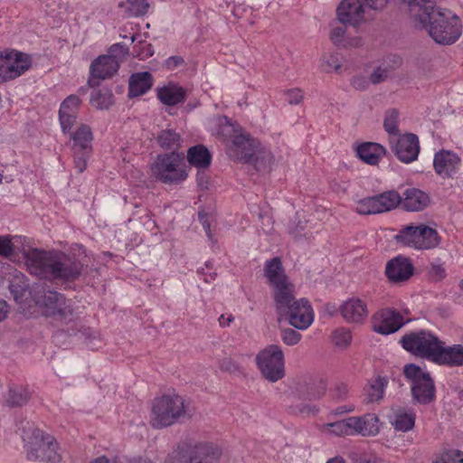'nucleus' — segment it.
I'll return each mask as SVG.
<instances>
[{"instance_id": "nucleus-28", "label": "nucleus", "mask_w": 463, "mask_h": 463, "mask_svg": "<svg viewBox=\"0 0 463 463\" xmlns=\"http://www.w3.org/2000/svg\"><path fill=\"white\" fill-rule=\"evenodd\" d=\"M358 157L364 163L376 165L385 155L386 149L378 143H363L356 148Z\"/></svg>"}, {"instance_id": "nucleus-56", "label": "nucleus", "mask_w": 463, "mask_h": 463, "mask_svg": "<svg viewBox=\"0 0 463 463\" xmlns=\"http://www.w3.org/2000/svg\"><path fill=\"white\" fill-rule=\"evenodd\" d=\"M288 101L291 105H298L302 101L303 94L299 89H292L287 92Z\"/></svg>"}, {"instance_id": "nucleus-44", "label": "nucleus", "mask_w": 463, "mask_h": 463, "mask_svg": "<svg viewBox=\"0 0 463 463\" xmlns=\"http://www.w3.org/2000/svg\"><path fill=\"white\" fill-rule=\"evenodd\" d=\"M90 103L92 106L108 109L113 104V94L108 90H98L91 93Z\"/></svg>"}, {"instance_id": "nucleus-5", "label": "nucleus", "mask_w": 463, "mask_h": 463, "mask_svg": "<svg viewBox=\"0 0 463 463\" xmlns=\"http://www.w3.org/2000/svg\"><path fill=\"white\" fill-rule=\"evenodd\" d=\"M184 154L170 152L160 154L151 165L153 176L165 184L176 185L187 178V172L183 167Z\"/></svg>"}, {"instance_id": "nucleus-20", "label": "nucleus", "mask_w": 463, "mask_h": 463, "mask_svg": "<svg viewBox=\"0 0 463 463\" xmlns=\"http://www.w3.org/2000/svg\"><path fill=\"white\" fill-rule=\"evenodd\" d=\"M459 163L460 158L455 153L444 149L437 152L433 159L435 172L442 178L452 177Z\"/></svg>"}, {"instance_id": "nucleus-19", "label": "nucleus", "mask_w": 463, "mask_h": 463, "mask_svg": "<svg viewBox=\"0 0 463 463\" xmlns=\"http://www.w3.org/2000/svg\"><path fill=\"white\" fill-rule=\"evenodd\" d=\"M374 318L379 321V324L373 326L374 331L382 335L392 334L403 325V317L395 309H382Z\"/></svg>"}, {"instance_id": "nucleus-1", "label": "nucleus", "mask_w": 463, "mask_h": 463, "mask_svg": "<svg viewBox=\"0 0 463 463\" xmlns=\"http://www.w3.org/2000/svg\"><path fill=\"white\" fill-rule=\"evenodd\" d=\"M409 10L419 26L438 43L451 44L461 34L458 16L448 9L436 8L432 0H410Z\"/></svg>"}, {"instance_id": "nucleus-14", "label": "nucleus", "mask_w": 463, "mask_h": 463, "mask_svg": "<svg viewBox=\"0 0 463 463\" xmlns=\"http://www.w3.org/2000/svg\"><path fill=\"white\" fill-rule=\"evenodd\" d=\"M287 320L297 329H306L313 322V310L306 298L298 299L295 305L288 308V312L282 313L278 320Z\"/></svg>"}, {"instance_id": "nucleus-46", "label": "nucleus", "mask_w": 463, "mask_h": 463, "mask_svg": "<svg viewBox=\"0 0 463 463\" xmlns=\"http://www.w3.org/2000/svg\"><path fill=\"white\" fill-rule=\"evenodd\" d=\"M355 211L357 213L364 215L381 213L373 196L359 200Z\"/></svg>"}, {"instance_id": "nucleus-49", "label": "nucleus", "mask_w": 463, "mask_h": 463, "mask_svg": "<svg viewBox=\"0 0 463 463\" xmlns=\"http://www.w3.org/2000/svg\"><path fill=\"white\" fill-rule=\"evenodd\" d=\"M352 340L351 332L346 329H337L333 334V341L335 345L340 347H346Z\"/></svg>"}, {"instance_id": "nucleus-61", "label": "nucleus", "mask_w": 463, "mask_h": 463, "mask_svg": "<svg viewBox=\"0 0 463 463\" xmlns=\"http://www.w3.org/2000/svg\"><path fill=\"white\" fill-rule=\"evenodd\" d=\"M221 369L223 371L230 372V373H235L240 370V367L235 362H233L232 359L228 358V359H224L222 362Z\"/></svg>"}, {"instance_id": "nucleus-39", "label": "nucleus", "mask_w": 463, "mask_h": 463, "mask_svg": "<svg viewBox=\"0 0 463 463\" xmlns=\"http://www.w3.org/2000/svg\"><path fill=\"white\" fill-rule=\"evenodd\" d=\"M30 400L29 392L22 386L10 387L5 402L10 407H21Z\"/></svg>"}, {"instance_id": "nucleus-11", "label": "nucleus", "mask_w": 463, "mask_h": 463, "mask_svg": "<svg viewBox=\"0 0 463 463\" xmlns=\"http://www.w3.org/2000/svg\"><path fill=\"white\" fill-rule=\"evenodd\" d=\"M71 140L74 167L78 173H83L92 154L93 134L90 128L85 124L80 125L71 134Z\"/></svg>"}, {"instance_id": "nucleus-51", "label": "nucleus", "mask_w": 463, "mask_h": 463, "mask_svg": "<svg viewBox=\"0 0 463 463\" xmlns=\"http://www.w3.org/2000/svg\"><path fill=\"white\" fill-rule=\"evenodd\" d=\"M281 338L284 344L295 345L300 341L301 335L292 328H285L281 330Z\"/></svg>"}, {"instance_id": "nucleus-62", "label": "nucleus", "mask_w": 463, "mask_h": 463, "mask_svg": "<svg viewBox=\"0 0 463 463\" xmlns=\"http://www.w3.org/2000/svg\"><path fill=\"white\" fill-rule=\"evenodd\" d=\"M196 182L198 186L202 190L208 188V176L206 175L204 169H199L196 175Z\"/></svg>"}, {"instance_id": "nucleus-35", "label": "nucleus", "mask_w": 463, "mask_h": 463, "mask_svg": "<svg viewBox=\"0 0 463 463\" xmlns=\"http://www.w3.org/2000/svg\"><path fill=\"white\" fill-rule=\"evenodd\" d=\"M288 410L291 414L309 416L315 415L318 412V408L310 403L305 402L306 401L299 400L297 393H292L289 397Z\"/></svg>"}, {"instance_id": "nucleus-9", "label": "nucleus", "mask_w": 463, "mask_h": 463, "mask_svg": "<svg viewBox=\"0 0 463 463\" xmlns=\"http://www.w3.org/2000/svg\"><path fill=\"white\" fill-rule=\"evenodd\" d=\"M32 66V57L24 52L5 49L0 52V83L23 75Z\"/></svg>"}, {"instance_id": "nucleus-60", "label": "nucleus", "mask_w": 463, "mask_h": 463, "mask_svg": "<svg viewBox=\"0 0 463 463\" xmlns=\"http://www.w3.org/2000/svg\"><path fill=\"white\" fill-rule=\"evenodd\" d=\"M352 85L355 90H364L369 86V81L364 76H356L353 79Z\"/></svg>"}, {"instance_id": "nucleus-64", "label": "nucleus", "mask_w": 463, "mask_h": 463, "mask_svg": "<svg viewBox=\"0 0 463 463\" xmlns=\"http://www.w3.org/2000/svg\"><path fill=\"white\" fill-rule=\"evenodd\" d=\"M117 462H118L117 457H115L113 458H109L106 456H99V457L92 459L89 463H117Z\"/></svg>"}, {"instance_id": "nucleus-34", "label": "nucleus", "mask_w": 463, "mask_h": 463, "mask_svg": "<svg viewBox=\"0 0 463 463\" xmlns=\"http://www.w3.org/2000/svg\"><path fill=\"white\" fill-rule=\"evenodd\" d=\"M326 386L323 382L318 383H308L300 386L298 389L299 400L303 401H315L321 399L326 393Z\"/></svg>"}, {"instance_id": "nucleus-45", "label": "nucleus", "mask_w": 463, "mask_h": 463, "mask_svg": "<svg viewBox=\"0 0 463 463\" xmlns=\"http://www.w3.org/2000/svg\"><path fill=\"white\" fill-rule=\"evenodd\" d=\"M400 113L396 109H388L385 112V117L383 120V128L384 130L392 137L400 136V130L398 128Z\"/></svg>"}, {"instance_id": "nucleus-2", "label": "nucleus", "mask_w": 463, "mask_h": 463, "mask_svg": "<svg viewBox=\"0 0 463 463\" xmlns=\"http://www.w3.org/2000/svg\"><path fill=\"white\" fill-rule=\"evenodd\" d=\"M25 263L31 274L56 284L74 281L83 271L79 260L56 250L33 249L25 254Z\"/></svg>"}, {"instance_id": "nucleus-53", "label": "nucleus", "mask_w": 463, "mask_h": 463, "mask_svg": "<svg viewBox=\"0 0 463 463\" xmlns=\"http://www.w3.org/2000/svg\"><path fill=\"white\" fill-rule=\"evenodd\" d=\"M390 71L388 68L377 67L370 75V81L373 84L381 83L387 80Z\"/></svg>"}, {"instance_id": "nucleus-36", "label": "nucleus", "mask_w": 463, "mask_h": 463, "mask_svg": "<svg viewBox=\"0 0 463 463\" xmlns=\"http://www.w3.org/2000/svg\"><path fill=\"white\" fill-rule=\"evenodd\" d=\"M418 250H429L437 247L439 244V236L436 230L420 224Z\"/></svg>"}, {"instance_id": "nucleus-48", "label": "nucleus", "mask_w": 463, "mask_h": 463, "mask_svg": "<svg viewBox=\"0 0 463 463\" xmlns=\"http://www.w3.org/2000/svg\"><path fill=\"white\" fill-rule=\"evenodd\" d=\"M127 54H128V47L121 43H118L111 45L108 54L105 55L113 58L114 61L119 63Z\"/></svg>"}, {"instance_id": "nucleus-42", "label": "nucleus", "mask_w": 463, "mask_h": 463, "mask_svg": "<svg viewBox=\"0 0 463 463\" xmlns=\"http://www.w3.org/2000/svg\"><path fill=\"white\" fill-rule=\"evenodd\" d=\"M415 413L411 412H397L394 416L392 425L398 431L406 432L411 430L415 425Z\"/></svg>"}, {"instance_id": "nucleus-22", "label": "nucleus", "mask_w": 463, "mask_h": 463, "mask_svg": "<svg viewBox=\"0 0 463 463\" xmlns=\"http://www.w3.org/2000/svg\"><path fill=\"white\" fill-rule=\"evenodd\" d=\"M430 203L429 194L417 188H408L402 196V209L408 212L423 211Z\"/></svg>"}, {"instance_id": "nucleus-18", "label": "nucleus", "mask_w": 463, "mask_h": 463, "mask_svg": "<svg viewBox=\"0 0 463 463\" xmlns=\"http://www.w3.org/2000/svg\"><path fill=\"white\" fill-rule=\"evenodd\" d=\"M343 318L347 323L362 324L368 317L366 303L358 298H351L339 307Z\"/></svg>"}, {"instance_id": "nucleus-43", "label": "nucleus", "mask_w": 463, "mask_h": 463, "mask_svg": "<svg viewBox=\"0 0 463 463\" xmlns=\"http://www.w3.org/2000/svg\"><path fill=\"white\" fill-rule=\"evenodd\" d=\"M118 6H126V13L128 17H137L147 13L149 4L146 0H127L126 3L121 2Z\"/></svg>"}, {"instance_id": "nucleus-21", "label": "nucleus", "mask_w": 463, "mask_h": 463, "mask_svg": "<svg viewBox=\"0 0 463 463\" xmlns=\"http://www.w3.org/2000/svg\"><path fill=\"white\" fill-rule=\"evenodd\" d=\"M272 288L276 310L279 317L282 313L288 312L289 307L298 301L294 295L295 287L288 281Z\"/></svg>"}, {"instance_id": "nucleus-40", "label": "nucleus", "mask_w": 463, "mask_h": 463, "mask_svg": "<svg viewBox=\"0 0 463 463\" xmlns=\"http://www.w3.org/2000/svg\"><path fill=\"white\" fill-rule=\"evenodd\" d=\"M322 430L324 431L328 430L331 434L335 436H349L354 434L351 417L342 420L324 424L322 426Z\"/></svg>"}, {"instance_id": "nucleus-12", "label": "nucleus", "mask_w": 463, "mask_h": 463, "mask_svg": "<svg viewBox=\"0 0 463 463\" xmlns=\"http://www.w3.org/2000/svg\"><path fill=\"white\" fill-rule=\"evenodd\" d=\"M41 303L46 317H55L66 324L77 318L74 309L67 303L64 295L55 290H44Z\"/></svg>"}, {"instance_id": "nucleus-27", "label": "nucleus", "mask_w": 463, "mask_h": 463, "mask_svg": "<svg viewBox=\"0 0 463 463\" xmlns=\"http://www.w3.org/2000/svg\"><path fill=\"white\" fill-rule=\"evenodd\" d=\"M153 85V78L149 71L137 72L130 76L128 82V97H138L147 92Z\"/></svg>"}, {"instance_id": "nucleus-10", "label": "nucleus", "mask_w": 463, "mask_h": 463, "mask_svg": "<svg viewBox=\"0 0 463 463\" xmlns=\"http://www.w3.org/2000/svg\"><path fill=\"white\" fill-rule=\"evenodd\" d=\"M257 365L265 379L275 383L285 375L284 354L277 345H270L256 356Z\"/></svg>"}, {"instance_id": "nucleus-24", "label": "nucleus", "mask_w": 463, "mask_h": 463, "mask_svg": "<svg viewBox=\"0 0 463 463\" xmlns=\"http://www.w3.org/2000/svg\"><path fill=\"white\" fill-rule=\"evenodd\" d=\"M434 363L439 365H448L450 367H458L463 365V345H454L452 346H445L442 342Z\"/></svg>"}, {"instance_id": "nucleus-3", "label": "nucleus", "mask_w": 463, "mask_h": 463, "mask_svg": "<svg viewBox=\"0 0 463 463\" xmlns=\"http://www.w3.org/2000/svg\"><path fill=\"white\" fill-rule=\"evenodd\" d=\"M28 430L23 427V439L25 442L27 459L31 461H42L45 463H58L61 456L57 452L58 444L55 439L37 428H33L27 422Z\"/></svg>"}, {"instance_id": "nucleus-32", "label": "nucleus", "mask_w": 463, "mask_h": 463, "mask_svg": "<svg viewBox=\"0 0 463 463\" xmlns=\"http://www.w3.org/2000/svg\"><path fill=\"white\" fill-rule=\"evenodd\" d=\"M373 197L381 213L395 209L402 203V195L395 190L385 191Z\"/></svg>"}, {"instance_id": "nucleus-52", "label": "nucleus", "mask_w": 463, "mask_h": 463, "mask_svg": "<svg viewBox=\"0 0 463 463\" xmlns=\"http://www.w3.org/2000/svg\"><path fill=\"white\" fill-rule=\"evenodd\" d=\"M14 253V245L9 236H0V256L8 258Z\"/></svg>"}, {"instance_id": "nucleus-63", "label": "nucleus", "mask_w": 463, "mask_h": 463, "mask_svg": "<svg viewBox=\"0 0 463 463\" xmlns=\"http://www.w3.org/2000/svg\"><path fill=\"white\" fill-rule=\"evenodd\" d=\"M184 63V61L181 56H171L165 61V66L169 70H174Z\"/></svg>"}, {"instance_id": "nucleus-6", "label": "nucleus", "mask_w": 463, "mask_h": 463, "mask_svg": "<svg viewBox=\"0 0 463 463\" xmlns=\"http://www.w3.org/2000/svg\"><path fill=\"white\" fill-rule=\"evenodd\" d=\"M403 374L411 382V398L414 403L429 405L436 400V386L429 372L415 364L403 367Z\"/></svg>"}, {"instance_id": "nucleus-29", "label": "nucleus", "mask_w": 463, "mask_h": 463, "mask_svg": "<svg viewBox=\"0 0 463 463\" xmlns=\"http://www.w3.org/2000/svg\"><path fill=\"white\" fill-rule=\"evenodd\" d=\"M189 164L198 169L209 167L212 162V154L203 145L191 146L186 155Z\"/></svg>"}, {"instance_id": "nucleus-7", "label": "nucleus", "mask_w": 463, "mask_h": 463, "mask_svg": "<svg viewBox=\"0 0 463 463\" xmlns=\"http://www.w3.org/2000/svg\"><path fill=\"white\" fill-rule=\"evenodd\" d=\"M225 123H221L219 133L228 137L232 140L229 147V156L241 162H251L255 155L254 139L248 134L241 133V128L238 124H232L227 118H223Z\"/></svg>"}, {"instance_id": "nucleus-16", "label": "nucleus", "mask_w": 463, "mask_h": 463, "mask_svg": "<svg viewBox=\"0 0 463 463\" xmlns=\"http://www.w3.org/2000/svg\"><path fill=\"white\" fill-rule=\"evenodd\" d=\"M414 273L411 260L404 256H397L390 260L385 267V275L392 283L407 281Z\"/></svg>"}, {"instance_id": "nucleus-31", "label": "nucleus", "mask_w": 463, "mask_h": 463, "mask_svg": "<svg viewBox=\"0 0 463 463\" xmlns=\"http://www.w3.org/2000/svg\"><path fill=\"white\" fill-rule=\"evenodd\" d=\"M430 334V332L426 330L411 332L403 335L400 343L406 351L416 355L422 343H426L427 335Z\"/></svg>"}, {"instance_id": "nucleus-13", "label": "nucleus", "mask_w": 463, "mask_h": 463, "mask_svg": "<svg viewBox=\"0 0 463 463\" xmlns=\"http://www.w3.org/2000/svg\"><path fill=\"white\" fill-rule=\"evenodd\" d=\"M392 152L402 163L410 164L418 158L420 143L417 135L406 133L396 137H390Z\"/></svg>"}, {"instance_id": "nucleus-57", "label": "nucleus", "mask_w": 463, "mask_h": 463, "mask_svg": "<svg viewBox=\"0 0 463 463\" xmlns=\"http://www.w3.org/2000/svg\"><path fill=\"white\" fill-rule=\"evenodd\" d=\"M347 393V386L344 383H338L333 391V398L337 401H344L346 398Z\"/></svg>"}, {"instance_id": "nucleus-47", "label": "nucleus", "mask_w": 463, "mask_h": 463, "mask_svg": "<svg viewBox=\"0 0 463 463\" xmlns=\"http://www.w3.org/2000/svg\"><path fill=\"white\" fill-rule=\"evenodd\" d=\"M80 103L81 100L77 95H70L62 101L59 112L78 114Z\"/></svg>"}, {"instance_id": "nucleus-25", "label": "nucleus", "mask_w": 463, "mask_h": 463, "mask_svg": "<svg viewBox=\"0 0 463 463\" xmlns=\"http://www.w3.org/2000/svg\"><path fill=\"white\" fill-rule=\"evenodd\" d=\"M156 93L160 102L170 107L183 104L186 99L185 89L173 82L157 88Z\"/></svg>"}, {"instance_id": "nucleus-8", "label": "nucleus", "mask_w": 463, "mask_h": 463, "mask_svg": "<svg viewBox=\"0 0 463 463\" xmlns=\"http://www.w3.org/2000/svg\"><path fill=\"white\" fill-rule=\"evenodd\" d=\"M220 449L210 443L179 446L173 452V463H218Z\"/></svg>"}, {"instance_id": "nucleus-41", "label": "nucleus", "mask_w": 463, "mask_h": 463, "mask_svg": "<svg viewBox=\"0 0 463 463\" xmlns=\"http://www.w3.org/2000/svg\"><path fill=\"white\" fill-rule=\"evenodd\" d=\"M274 157L270 151L268 150H255V155L252 157L251 162L257 171L267 173L271 169Z\"/></svg>"}, {"instance_id": "nucleus-58", "label": "nucleus", "mask_w": 463, "mask_h": 463, "mask_svg": "<svg viewBox=\"0 0 463 463\" xmlns=\"http://www.w3.org/2000/svg\"><path fill=\"white\" fill-rule=\"evenodd\" d=\"M341 60L342 57H340L337 53L330 54L327 57L326 63L329 67V69H332L335 71H338L341 68Z\"/></svg>"}, {"instance_id": "nucleus-23", "label": "nucleus", "mask_w": 463, "mask_h": 463, "mask_svg": "<svg viewBox=\"0 0 463 463\" xmlns=\"http://www.w3.org/2000/svg\"><path fill=\"white\" fill-rule=\"evenodd\" d=\"M263 273L271 288L290 281L286 274L280 257L267 260L264 263Z\"/></svg>"}, {"instance_id": "nucleus-50", "label": "nucleus", "mask_w": 463, "mask_h": 463, "mask_svg": "<svg viewBox=\"0 0 463 463\" xmlns=\"http://www.w3.org/2000/svg\"><path fill=\"white\" fill-rule=\"evenodd\" d=\"M78 114H71L68 112H59V119L61 129L64 133L70 132L76 122Z\"/></svg>"}, {"instance_id": "nucleus-30", "label": "nucleus", "mask_w": 463, "mask_h": 463, "mask_svg": "<svg viewBox=\"0 0 463 463\" xmlns=\"http://www.w3.org/2000/svg\"><path fill=\"white\" fill-rule=\"evenodd\" d=\"M387 384V378L383 376H377L374 380L369 382L364 388L366 403L378 402L383 400Z\"/></svg>"}, {"instance_id": "nucleus-37", "label": "nucleus", "mask_w": 463, "mask_h": 463, "mask_svg": "<svg viewBox=\"0 0 463 463\" xmlns=\"http://www.w3.org/2000/svg\"><path fill=\"white\" fill-rule=\"evenodd\" d=\"M441 344L442 341L430 333L427 335L426 343H422L416 355L434 363Z\"/></svg>"}, {"instance_id": "nucleus-4", "label": "nucleus", "mask_w": 463, "mask_h": 463, "mask_svg": "<svg viewBox=\"0 0 463 463\" xmlns=\"http://www.w3.org/2000/svg\"><path fill=\"white\" fill-rule=\"evenodd\" d=\"M186 415L184 400L178 394L156 398L153 402L150 424L154 429L172 426Z\"/></svg>"}, {"instance_id": "nucleus-59", "label": "nucleus", "mask_w": 463, "mask_h": 463, "mask_svg": "<svg viewBox=\"0 0 463 463\" xmlns=\"http://www.w3.org/2000/svg\"><path fill=\"white\" fill-rule=\"evenodd\" d=\"M345 33V28L343 26L335 27L330 33V39L335 44L342 43L344 35Z\"/></svg>"}, {"instance_id": "nucleus-54", "label": "nucleus", "mask_w": 463, "mask_h": 463, "mask_svg": "<svg viewBox=\"0 0 463 463\" xmlns=\"http://www.w3.org/2000/svg\"><path fill=\"white\" fill-rule=\"evenodd\" d=\"M360 4L364 5V9L366 8L372 10H381L387 4L388 0H359Z\"/></svg>"}, {"instance_id": "nucleus-55", "label": "nucleus", "mask_w": 463, "mask_h": 463, "mask_svg": "<svg viewBox=\"0 0 463 463\" xmlns=\"http://www.w3.org/2000/svg\"><path fill=\"white\" fill-rule=\"evenodd\" d=\"M429 275L432 280L439 281L445 278L446 272L441 265H432L429 271Z\"/></svg>"}, {"instance_id": "nucleus-38", "label": "nucleus", "mask_w": 463, "mask_h": 463, "mask_svg": "<svg viewBox=\"0 0 463 463\" xmlns=\"http://www.w3.org/2000/svg\"><path fill=\"white\" fill-rule=\"evenodd\" d=\"M420 225H408L402 228L395 236L397 242L418 250Z\"/></svg>"}, {"instance_id": "nucleus-33", "label": "nucleus", "mask_w": 463, "mask_h": 463, "mask_svg": "<svg viewBox=\"0 0 463 463\" xmlns=\"http://www.w3.org/2000/svg\"><path fill=\"white\" fill-rule=\"evenodd\" d=\"M156 142L159 146L165 150H176L181 146L182 138L179 133L174 129H164L156 137Z\"/></svg>"}, {"instance_id": "nucleus-15", "label": "nucleus", "mask_w": 463, "mask_h": 463, "mask_svg": "<svg viewBox=\"0 0 463 463\" xmlns=\"http://www.w3.org/2000/svg\"><path fill=\"white\" fill-rule=\"evenodd\" d=\"M119 64L109 56L100 55L96 58L90 66V78L88 85L96 88L100 80L109 79L118 72Z\"/></svg>"}, {"instance_id": "nucleus-17", "label": "nucleus", "mask_w": 463, "mask_h": 463, "mask_svg": "<svg viewBox=\"0 0 463 463\" xmlns=\"http://www.w3.org/2000/svg\"><path fill=\"white\" fill-rule=\"evenodd\" d=\"M364 12L359 0H343L336 9L339 22L353 26H357L364 20Z\"/></svg>"}, {"instance_id": "nucleus-26", "label": "nucleus", "mask_w": 463, "mask_h": 463, "mask_svg": "<svg viewBox=\"0 0 463 463\" xmlns=\"http://www.w3.org/2000/svg\"><path fill=\"white\" fill-rule=\"evenodd\" d=\"M354 434L364 437L375 436L380 431L379 418L374 413H366L360 417H351Z\"/></svg>"}]
</instances>
